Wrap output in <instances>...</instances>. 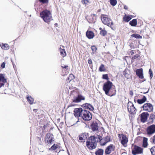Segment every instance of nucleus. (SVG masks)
Segmentation results:
<instances>
[{"label": "nucleus", "instance_id": "nucleus-1", "mask_svg": "<svg viewBox=\"0 0 155 155\" xmlns=\"http://www.w3.org/2000/svg\"><path fill=\"white\" fill-rule=\"evenodd\" d=\"M112 86V83L109 80L107 81L104 84L103 89L106 95L112 97L116 95V90H114V91L112 92L111 90Z\"/></svg>", "mask_w": 155, "mask_h": 155}, {"label": "nucleus", "instance_id": "nucleus-2", "mask_svg": "<svg viewBox=\"0 0 155 155\" xmlns=\"http://www.w3.org/2000/svg\"><path fill=\"white\" fill-rule=\"evenodd\" d=\"M40 16L45 22L48 24L53 20L51 12L47 9L43 10L40 13Z\"/></svg>", "mask_w": 155, "mask_h": 155}, {"label": "nucleus", "instance_id": "nucleus-3", "mask_svg": "<svg viewBox=\"0 0 155 155\" xmlns=\"http://www.w3.org/2000/svg\"><path fill=\"white\" fill-rule=\"evenodd\" d=\"M94 137H92L90 136L86 141V146L89 150H92L96 148L97 143Z\"/></svg>", "mask_w": 155, "mask_h": 155}, {"label": "nucleus", "instance_id": "nucleus-4", "mask_svg": "<svg viewBox=\"0 0 155 155\" xmlns=\"http://www.w3.org/2000/svg\"><path fill=\"white\" fill-rule=\"evenodd\" d=\"M84 109H83L81 107L75 108L74 110V114L76 117L78 118V121L76 122V123L80 121V120L81 119L82 114Z\"/></svg>", "mask_w": 155, "mask_h": 155}, {"label": "nucleus", "instance_id": "nucleus-5", "mask_svg": "<svg viewBox=\"0 0 155 155\" xmlns=\"http://www.w3.org/2000/svg\"><path fill=\"white\" fill-rule=\"evenodd\" d=\"M106 16V15H102L101 16V21L104 24L108 26L111 27L113 25V23L109 18L107 17Z\"/></svg>", "mask_w": 155, "mask_h": 155}, {"label": "nucleus", "instance_id": "nucleus-6", "mask_svg": "<svg viewBox=\"0 0 155 155\" xmlns=\"http://www.w3.org/2000/svg\"><path fill=\"white\" fill-rule=\"evenodd\" d=\"M92 118V114L89 111L84 109L81 119L85 121L90 120Z\"/></svg>", "mask_w": 155, "mask_h": 155}, {"label": "nucleus", "instance_id": "nucleus-7", "mask_svg": "<svg viewBox=\"0 0 155 155\" xmlns=\"http://www.w3.org/2000/svg\"><path fill=\"white\" fill-rule=\"evenodd\" d=\"M143 149L137 145H135L132 149V153L134 155L140 154L143 153Z\"/></svg>", "mask_w": 155, "mask_h": 155}, {"label": "nucleus", "instance_id": "nucleus-8", "mask_svg": "<svg viewBox=\"0 0 155 155\" xmlns=\"http://www.w3.org/2000/svg\"><path fill=\"white\" fill-rule=\"evenodd\" d=\"M121 136L122 139H120V142L121 144L124 147L127 146V143L128 141V138L126 135L123 134H119L118 137L119 138H121Z\"/></svg>", "mask_w": 155, "mask_h": 155}, {"label": "nucleus", "instance_id": "nucleus-9", "mask_svg": "<svg viewBox=\"0 0 155 155\" xmlns=\"http://www.w3.org/2000/svg\"><path fill=\"white\" fill-rule=\"evenodd\" d=\"M143 108V110L148 111L149 112L152 111L153 110V107L152 105L150 103H146L144 104L141 107Z\"/></svg>", "mask_w": 155, "mask_h": 155}, {"label": "nucleus", "instance_id": "nucleus-10", "mask_svg": "<svg viewBox=\"0 0 155 155\" xmlns=\"http://www.w3.org/2000/svg\"><path fill=\"white\" fill-rule=\"evenodd\" d=\"M147 134L149 136L155 133V125L152 124L148 126L146 130Z\"/></svg>", "mask_w": 155, "mask_h": 155}, {"label": "nucleus", "instance_id": "nucleus-11", "mask_svg": "<svg viewBox=\"0 0 155 155\" xmlns=\"http://www.w3.org/2000/svg\"><path fill=\"white\" fill-rule=\"evenodd\" d=\"M149 114L147 112L142 113L140 115L141 121L143 123L146 121Z\"/></svg>", "mask_w": 155, "mask_h": 155}, {"label": "nucleus", "instance_id": "nucleus-12", "mask_svg": "<svg viewBox=\"0 0 155 155\" xmlns=\"http://www.w3.org/2000/svg\"><path fill=\"white\" fill-rule=\"evenodd\" d=\"M130 103L131 104V105H130V107H129V104L127 106L128 112L130 114H135L136 111V108L132 102H130Z\"/></svg>", "mask_w": 155, "mask_h": 155}, {"label": "nucleus", "instance_id": "nucleus-13", "mask_svg": "<svg viewBox=\"0 0 155 155\" xmlns=\"http://www.w3.org/2000/svg\"><path fill=\"white\" fill-rule=\"evenodd\" d=\"M85 99V97L81 94H79L76 97H74L72 100V102L74 103H79L82 100H84Z\"/></svg>", "mask_w": 155, "mask_h": 155}, {"label": "nucleus", "instance_id": "nucleus-14", "mask_svg": "<svg viewBox=\"0 0 155 155\" xmlns=\"http://www.w3.org/2000/svg\"><path fill=\"white\" fill-rule=\"evenodd\" d=\"M79 140L81 142L84 143L85 142V140L88 137V134L87 133H82L79 136Z\"/></svg>", "mask_w": 155, "mask_h": 155}, {"label": "nucleus", "instance_id": "nucleus-15", "mask_svg": "<svg viewBox=\"0 0 155 155\" xmlns=\"http://www.w3.org/2000/svg\"><path fill=\"white\" fill-rule=\"evenodd\" d=\"M90 128L93 132L97 131L98 130L99 126L97 122L94 121L92 122L90 125Z\"/></svg>", "mask_w": 155, "mask_h": 155}, {"label": "nucleus", "instance_id": "nucleus-16", "mask_svg": "<svg viewBox=\"0 0 155 155\" xmlns=\"http://www.w3.org/2000/svg\"><path fill=\"white\" fill-rule=\"evenodd\" d=\"M81 107L84 108V109H88L91 111H92L94 110L93 106L91 104L87 103L81 105Z\"/></svg>", "mask_w": 155, "mask_h": 155}, {"label": "nucleus", "instance_id": "nucleus-17", "mask_svg": "<svg viewBox=\"0 0 155 155\" xmlns=\"http://www.w3.org/2000/svg\"><path fill=\"white\" fill-rule=\"evenodd\" d=\"M114 146L112 144H110L109 146H107L105 150V154L107 155L110 154L112 150H114Z\"/></svg>", "mask_w": 155, "mask_h": 155}, {"label": "nucleus", "instance_id": "nucleus-18", "mask_svg": "<svg viewBox=\"0 0 155 155\" xmlns=\"http://www.w3.org/2000/svg\"><path fill=\"white\" fill-rule=\"evenodd\" d=\"M137 75L140 79L143 78V69L142 68L137 69L136 71Z\"/></svg>", "mask_w": 155, "mask_h": 155}, {"label": "nucleus", "instance_id": "nucleus-19", "mask_svg": "<svg viewBox=\"0 0 155 155\" xmlns=\"http://www.w3.org/2000/svg\"><path fill=\"white\" fill-rule=\"evenodd\" d=\"M86 18L89 23H95L96 22V18L94 17L92 15L87 16Z\"/></svg>", "mask_w": 155, "mask_h": 155}, {"label": "nucleus", "instance_id": "nucleus-20", "mask_svg": "<svg viewBox=\"0 0 155 155\" xmlns=\"http://www.w3.org/2000/svg\"><path fill=\"white\" fill-rule=\"evenodd\" d=\"M86 36L89 39L93 38L94 36V34L91 31H87L86 33Z\"/></svg>", "mask_w": 155, "mask_h": 155}, {"label": "nucleus", "instance_id": "nucleus-21", "mask_svg": "<svg viewBox=\"0 0 155 155\" xmlns=\"http://www.w3.org/2000/svg\"><path fill=\"white\" fill-rule=\"evenodd\" d=\"M155 119V115L153 114H150L148 119V123L150 124H152Z\"/></svg>", "mask_w": 155, "mask_h": 155}, {"label": "nucleus", "instance_id": "nucleus-22", "mask_svg": "<svg viewBox=\"0 0 155 155\" xmlns=\"http://www.w3.org/2000/svg\"><path fill=\"white\" fill-rule=\"evenodd\" d=\"M146 100V97L145 96H143L142 98L141 99H138L137 100V102L139 104H141L144 103Z\"/></svg>", "mask_w": 155, "mask_h": 155}, {"label": "nucleus", "instance_id": "nucleus-23", "mask_svg": "<svg viewBox=\"0 0 155 155\" xmlns=\"http://www.w3.org/2000/svg\"><path fill=\"white\" fill-rule=\"evenodd\" d=\"M148 139L145 137H143V141L142 146L144 148L146 147L148 145Z\"/></svg>", "mask_w": 155, "mask_h": 155}, {"label": "nucleus", "instance_id": "nucleus-24", "mask_svg": "<svg viewBox=\"0 0 155 155\" xmlns=\"http://www.w3.org/2000/svg\"><path fill=\"white\" fill-rule=\"evenodd\" d=\"M92 137H95V139L96 140V142H100L102 139V138L101 136L99 135H96L93 136H91Z\"/></svg>", "mask_w": 155, "mask_h": 155}, {"label": "nucleus", "instance_id": "nucleus-25", "mask_svg": "<svg viewBox=\"0 0 155 155\" xmlns=\"http://www.w3.org/2000/svg\"><path fill=\"white\" fill-rule=\"evenodd\" d=\"M6 79L5 78L4 74H0V82L5 83H6Z\"/></svg>", "mask_w": 155, "mask_h": 155}, {"label": "nucleus", "instance_id": "nucleus-26", "mask_svg": "<svg viewBox=\"0 0 155 155\" xmlns=\"http://www.w3.org/2000/svg\"><path fill=\"white\" fill-rule=\"evenodd\" d=\"M132 18V15L125 16L123 17V20L124 21L127 22H129Z\"/></svg>", "mask_w": 155, "mask_h": 155}, {"label": "nucleus", "instance_id": "nucleus-27", "mask_svg": "<svg viewBox=\"0 0 155 155\" xmlns=\"http://www.w3.org/2000/svg\"><path fill=\"white\" fill-rule=\"evenodd\" d=\"M129 24L131 26H136L137 25V20L133 19L129 22Z\"/></svg>", "mask_w": 155, "mask_h": 155}, {"label": "nucleus", "instance_id": "nucleus-28", "mask_svg": "<svg viewBox=\"0 0 155 155\" xmlns=\"http://www.w3.org/2000/svg\"><path fill=\"white\" fill-rule=\"evenodd\" d=\"M103 150L99 149L97 150L96 151L95 154L96 155H103Z\"/></svg>", "mask_w": 155, "mask_h": 155}, {"label": "nucleus", "instance_id": "nucleus-29", "mask_svg": "<svg viewBox=\"0 0 155 155\" xmlns=\"http://www.w3.org/2000/svg\"><path fill=\"white\" fill-rule=\"evenodd\" d=\"M60 53V54L62 57H64L66 56V54L65 50L64 49H59Z\"/></svg>", "mask_w": 155, "mask_h": 155}, {"label": "nucleus", "instance_id": "nucleus-30", "mask_svg": "<svg viewBox=\"0 0 155 155\" xmlns=\"http://www.w3.org/2000/svg\"><path fill=\"white\" fill-rule=\"evenodd\" d=\"M2 48L5 50H7L9 48V46L7 44H3L2 46H1Z\"/></svg>", "mask_w": 155, "mask_h": 155}, {"label": "nucleus", "instance_id": "nucleus-31", "mask_svg": "<svg viewBox=\"0 0 155 155\" xmlns=\"http://www.w3.org/2000/svg\"><path fill=\"white\" fill-rule=\"evenodd\" d=\"M131 37H134L136 39H140L142 38V37L140 35L134 34L131 35Z\"/></svg>", "mask_w": 155, "mask_h": 155}, {"label": "nucleus", "instance_id": "nucleus-32", "mask_svg": "<svg viewBox=\"0 0 155 155\" xmlns=\"http://www.w3.org/2000/svg\"><path fill=\"white\" fill-rule=\"evenodd\" d=\"M26 98L28 102L31 104H32L33 103L34 99L31 97L28 96L26 97Z\"/></svg>", "mask_w": 155, "mask_h": 155}, {"label": "nucleus", "instance_id": "nucleus-33", "mask_svg": "<svg viewBox=\"0 0 155 155\" xmlns=\"http://www.w3.org/2000/svg\"><path fill=\"white\" fill-rule=\"evenodd\" d=\"M58 147V146L57 144H53L50 148H49V150H55Z\"/></svg>", "mask_w": 155, "mask_h": 155}, {"label": "nucleus", "instance_id": "nucleus-34", "mask_svg": "<svg viewBox=\"0 0 155 155\" xmlns=\"http://www.w3.org/2000/svg\"><path fill=\"white\" fill-rule=\"evenodd\" d=\"M91 49L92 51L91 54H94L96 52V51L97 49V47L95 45H93L91 46Z\"/></svg>", "mask_w": 155, "mask_h": 155}, {"label": "nucleus", "instance_id": "nucleus-35", "mask_svg": "<svg viewBox=\"0 0 155 155\" xmlns=\"http://www.w3.org/2000/svg\"><path fill=\"white\" fill-rule=\"evenodd\" d=\"M106 69L104 67V66L103 64H101L99 68V71L101 72L104 71H105Z\"/></svg>", "mask_w": 155, "mask_h": 155}, {"label": "nucleus", "instance_id": "nucleus-36", "mask_svg": "<svg viewBox=\"0 0 155 155\" xmlns=\"http://www.w3.org/2000/svg\"><path fill=\"white\" fill-rule=\"evenodd\" d=\"M53 138V135L50 133H47L46 135V139H49Z\"/></svg>", "mask_w": 155, "mask_h": 155}, {"label": "nucleus", "instance_id": "nucleus-37", "mask_svg": "<svg viewBox=\"0 0 155 155\" xmlns=\"http://www.w3.org/2000/svg\"><path fill=\"white\" fill-rule=\"evenodd\" d=\"M110 2L111 5L113 6H114L117 3V1L116 0H110Z\"/></svg>", "mask_w": 155, "mask_h": 155}, {"label": "nucleus", "instance_id": "nucleus-38", "mask_svg": "<svg viewBox=\"0 0 155 155\" xmlns=\"http://www.w3.org/2000/svg\"><path fill=\"white\" fill-rule=\"evenodd\" d=\"M74 78V76L73 74H70L68 78V80L69 81H71L72 79Z\"/></svg>", "mask_w": 155, "mask_h": 155}, {"label": "nucleus", "instance_id": "nucleus-39", "mask_svg": "<svg viewBox=\"0 0 155 155\" xmlns=\"http://www.w3.org/2000/svg\"><path fill=\"white\" fill-rule=\"evenodd\" d=\"M150 151L153 155H155V146L152 147L150 149Z\"/></svg>", "mask_w": 155, "mask_h": 155}, {"label": "nucleus", "instance_id": "nucleus-40", "mask_svg": "<svg viewBox=\"0 0 155 155\" xmlns=\"http://www.w3.org/2000/svg\"><path fill=\"white\" fill-rule=\"evenodd\" d=\"M107 32L105 30H102L100 31V34L103 36H105L107 34Z\"/></svg>", "mask_w": 155, "mask_h": 155}, {"label": "nucleus", "instance_id": "nucleus-41", "mask_svg": "<svg viewBox=\"0 0 155 155\" xmlns=\"http://www.w3.org/2000/svg\"><path fill=\"white\" fill-rule=\"evenodd\" d=\"M104 141H106L107 142H108L110 141V137L109 136H107L104 138Z\"/></svg>", "mask_w": 155, "mask_h": 155}, {"label": "nucleus", "instance_id": "nucleus-42", "mask_svg": "<svg viewBox=\"0 0 155 155\" xmlns=\"http://www.w3.org/2000/svg\"><path fill=\"white\" fill-rule=\"evenodd\" d=\"M102 78L107 80V81L109 80V78L107 74H104L102 75Z\"/></svg>", "mask_w": 155, "mask_h": 155}, {"label": "nucleus", "instance_id": "nucleus-43", "mask_svg": "<svg viewBox=\"0 0 155 155\" xmlns=\"http://www.w3.org/2000/svg\"><path fill=\"white\" fill-rule=\"evenodd\" d=\"M126 70L124 71V75L125 77L127 78V79H128L129 78L130 74H128V73L126 72Z\"/></svg>", "mask_w": 155, "mask_h": 155}, {"label": "nucleus", "instance_id": "nucleus-44", "mask_svg": "<svg viewBox=\"0 0 155 155\" xmlns=\"http://www.w3.org/2000/svg\"><path fill=\"white\" fill-rule=\"evenodd\" d=\"M149 73L150 74V79H151L153 77V73L151 68H150L149 70Z\"/></svg>", "mask_w": 155, "mask_h": 155}, {"label": "nucleus", "instance_id": "nucleus-45", "mask_svg": "<svg viewBox=\"0 0 155 155\" xmlns=\"http://www.w3.org/2000/svg\"><path fill=\"white\" fill-rule=\"evenodd\" d=\"M150 140L152 143L155 144V135L153 138H151Z\"/></svg>", "mask_w": 155, "mask_h": 155}, {"label": "nucleus", "instance_id": "nucleus-46", "mask_svg": "<svg viewBox=\"0 0 155 155\" xmlns=\"http://www.w3.org/2000/svg\"><path fill=\"white\" fill-rule=\"evenodd\" d=\"M49 0H39L40 2L43 4L48 3Z\"/></svg>", "mask_w": 155, "mask_h": 155}, {"label": "nucleus", "instance_id": "nucleus-47", "mask_svg": "<svg viewBox=\"0 0 155 155\" xmlns=\"http://www.w3.org/2000/svg\"><path fill=\"white\" fill-rule=\"evenodd\" d=\"M54 139V138H51V139H48L49 140H47V142H49V143L50 144H51L52 143H54L53 141H54V140H53Z\"/></svg>", "mask_w": 155, "mask_h": 155}, {"label": "nucleus", "instance_id": "nucleus-48", "mask_svg": "<svg viewBox=\"0 0 155 155\" xmlns=\"http://www.w3.org/2000/svg\"><path fill=\"white\" fill-rule=\"evenodd\" d=\"M5 62L2 63L1 65V67L2 68H5Z\"/></svg>", "mask_w": 155, "mask_h": 155}, {"label": "nucleus", "instance_id": "nucleus-49", "mask_svg": "<svg viewBox=\"0 0 155 155\" xmlns=\"http://www.w3.org/2000/svg\"><path fill=\"white\" fill-rule=\"evenodd\" d=\"M138 57V54H136L132 57V59L133 60H134L137 58Z\"/></svg>", "mask_w": 155, "mask_h": 155}, {"label": "nucleus", "instance_id": "nucleus-50", "mask_svg": "<svg viewBox=\"0 0 155 155\" xmlns=\"http://www.w3.org/2000/svg\"><path fill=\"white\" fill-rule=\"evenodd\" d=\"M81 2L83 4H87V2H88V1L87 0H82Z\"/></svg>", "mask_w": 155, "mask_h": 155}, {"label": "nucleus", "instance_id": "nucleus-51", "mask_svg": "<svg viewBox=\"0 0 155 155\" xmlns=\"http://www.w3.org/2000/svg\"><path fill=\"white\" fill-rule=\"evenodd\" d=\"M87 62L88 63L90 64H91L92 63V61L91 59H88L87 61Z\"/></svg>", "mask_w": 155, "mask_h": 155}, {"label": "nucleus", "instance_id": "nucleus-52", "mask_svg": "<svg viewBox=\"0 0 155 155\" xmlns=\"http://www.w3.org/2000/svg\"><path fill=\"white\" fill-rule=\"evenodd\" d=\"M4 83L0 82V88H1L4 85Z\"/></svg>", "mask_w": 155, "mask_h": 155}, {"label": "nucleus", "instance_id": "nucleus-53", "mask_svg": "<svg viewBox=\"0 0 155 155\" xmlns=\"http://www.w3.org/2000/svg\"><path fill=\"white\" fill-rule=\"evenodd\" d=\"M75 105L73 104L72 103L71 104H70L68 106V107H72V106H74Z\"/></svg>", "mask_w": 155, "mask_h": 155}, {"label": "nucleus", "instance_id": "nucleus-54", "mask_svg": "<svg viewBox=\"0 0 155 155\" xmlns=\"http://www.w3.org/2000/svg\"><path fill=\"white\" fill-rule=\"evenodd\" d=\"M130 53L131 55H132L134 54V52L132 50H131L130 51Z\"/></svg>", "mask_w": 155, "mask_h": 155}, {"label": "nucleus", "instance_id": "nucleus-55", "mask_svg": "<svg viewBox=\"0 0 155 155\" xmlns=\"http://www.w3.org/2000/svg\"><path fill=\"white\" fill-rule=\"evenodd\" d=\"M68 66L67 65H65L64 66H61V67L63 68H67L68 67Z\"/></svg>", "mask_w": 155, "mask_h": 155}, {"label": "nucleus", "instance_id": "nucleus-56", "mask_svg": "<svg viewBox=\"0 0 155 155\" xmlns=\"http://www.w3.org/2000/svg\"><path fill=\"white\" fill-rule=\"evenodd\" d=\"M124 8L126 10L128 9V7L125 5H124Z\"/></svg>", "mask_w": 155, "mask_h": 155}, {"label": "nucleus", "instance_id": "nucleus-57", "mask_svg": "<svg viewBox=\"0 0 155 155\" xmlns=\"http://www.w3.org/2000/svg\"><path fill=\"white\" fill-rule=\"evenodd\" d=\"M130 95L132 96L133 95V92L132 91H130Z\"/></svg>", "mask_w": 155, "mask_h": 155}, {"label": "nucleus", "instance_id": "nucleus-58", "mask_svg": "<svg viewBox=\"0 0 155 155\" xmlns=\"http://www.w3.org/2000/svg\"><path fill=\"white\" fill-rule=\"evenodd\" d=\"M108 143V142H106V141H105V142H104V143L102 144V145H103V146L105 145L106 144V143Z\"/></svg>", "mask_w": 155, "mask_h": 155}, {"label": "nucleus", "instance_id": "nucleus-59", "mask_svg": "<svg viewBox=\"0 0 155 155\" xmlns=\"http://www.w3.org/2000/svg\"><path fill=\"white\" fill-rule=\"evenodd\" d=\"M149 91V88L148 89V91H146V92H143V93L144 94H146Z\"/></svg>", "mask_w": 155, "mask_h": 155}, {"label": "nucleus", "instance_id": "nucleus-60", "mask_svg": "<svg viewBox=\"0 0 155 155\" xmlns=\"http://www.w3.org/2000/svg\"><path fill=\"white\" fill-rule=\"evenodd\" d=\"M91 15H92L93 16H95L96 15L94 14H91Z\"/></svg>", "mask_w": 155, "mask_h": 155}, {"label": "nucleus", "instance_id": "nucleus-61", "mask_svg": "<svg viewBox=\"0 0 155 155\" xmlns=\"http://www.w3.org/2000/svg\"><path fill=\"white\" fill-rule=\"evenodd\" d=\"M99 29H100V30H101H101H102V28H99Z\"/></svg>", "mask_w": 155, "mask_h": 155}, {"label": "nucleus", "instance_id": "nucleus-62", "mask_svg": "<svg viewBox=\"0 0 155 155\" xmlns=\"http://www.w3.org/2000/svg\"><path fill=\"white\" fill-rule=\"evenodd\" d=\"M68 153L69 155H70L69 152L68 151Z\"/></svg>", "mask_w": 155, "mask_h": 155}, {"label": "nucleus", "instance_id": "nucleus-63", "mask_svg": "<svg viewBox=\"0 0 155 155\" xmlns=\"http://www.w3.org/2000/svg\"><path fill=\"white\" fill-rule=\"evenodd\" d=\"M13 66L14 67H15V66H14V65L13 64Z\"/></svg>", "mask_w": 155, "mask_h": 155}, {"label": "nucleus", "instance_id": "nucleus-64", "mask_svg": "<svg viewBox=\"0 0 155 155\" xmlns=\"http://www.w3.org/2000/svg\"><path fill=\"white\" fill-rule=\"evenodd\" d=\"M13 66L14 67H15V66H14V65L13 64Z\"/></svg>", "mask_w": 155, "mask_h": 155}]
</instances>
